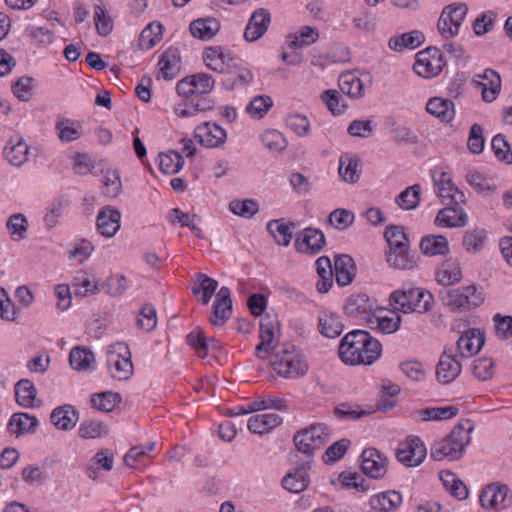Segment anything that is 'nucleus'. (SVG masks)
Listing matches in <instances>:
<instances>
[{"label":"nucleus","mask_w":512,"mask_h":512,"mask_svg":"<svg viewBox=\"0 0 512 512\" xmlns=\"http://www.w3.org/2000/svg\"><path fill=\"white\" fill-rule=\"evenodd\" d=\"M282 423V418L276 413H264L251 416L247 427L254 434H265Z\"/></svg>","instance_id":"obj_34"},{"label":"nucleus","mask_w":512,"mask_h":512,"mask_svg":"<svg viewBox=\"0 0 512 512\" xmlns=\"http://www.w3.org/2000/svg\"><path fill=\"white\" fill-rule=\"evenodd\" d=\"M277 360L272 362L275 372L283 377H299L308 371V365L301 359L299 352L292 344H286L278 353Z\"/></svg>","instance_id":"obj_6"},{"label":"nucleus","mask_w":512,"mask_h":512,"mask_svg":"<svg viewBox=\"0 0 512 512\" xmlns=\"http://www.w3.org/2000/svg\"><path fill=\"white\" fill-rule=\"evenodd\" d=\"M473 375L481 380L487 381L492 379L494 375V362L491 358L480 357L472 362Z\"/></svg>","instance_id":"obj_53"},{"label":"nucleus","mask_w":512,"mask_h":512,"mask_svg":"<svg viewBox=\"0 0 512 512\" xmlns=\"http://www.w3.org/2000/svg\"><path fill=\"white\" fill-rule=\"evenodd\" d=\"M346 314L354 317L364 316L365 320L374 313L373 303L365 294L352 295L345 305Z\"/></svg>","instance_id":"obj_35"},{"label":"nucleus","mask_w":512,"mask_h":512,"mask_svg":"<svg viewBox=\"0 0 512 512\" xmlns=\"http://www.w3.org/2000/svg\"><path fill=\"white\" fill-rule=\"evenodd\" d=\"M390 302L403 313H426L432 307L433 296L420 288H409L395 290L390 295Z\"/></svg>","instance_id":"obj_4"},{"label":"nucleus","mask_w":512,"mask_h":512,"mask_svg":"<svg viewBox=\"0 0 512 512\" xmlns=\"http://www.w3.org/2000/svg\"><path fill=\"white\" fill-rule=\"evenodd\" d=\"M444 304L457 308L472 309L483 302V297L473 285L462 289H449L441 292Z\"/></svg>","instance_id":"obj_10"},{"label":"nucleus","mask_w":512,"mask_h":512,"mask_svg":"<svg viewBox=\"0 0 512 512\" xmlns=\"http://www.w3.org/2000/svg\"><path fill=\"white\" fill-rule=\"evenodd\" d=\"M321 99L333 115H341L347 108L339 92L336 90L328 89L323 91Z\"/></svg>","instance_id":"obj_54"},{"label":"nucleus","mask_w":512,"mask_h":512,"mask_svg":"<svg viewBox=\"0 0 512 512\" xmlns=\"http://www.w3.org/2000/svg\"><path fill=\"white\" fill-rule=\"evenodd\" d=\"M6 228L11 232L15 241L23 240L27 234L28 220L22 213L13 214L8 218Z\"/></svg>","instance_id":"obj_49"},{"label":"nucleus","mask_w":512,"mask_h":512,"mask_svg":"<svg viewBox=\"0 0 512 512\" xmlns=\"http://www.w3.org/2000/svg\"><path fill=\"white\" fill-rule=\"evenodd\" d=\"M329 223L338 230H345L353 224L354 214L346 209H335L328 217Z\"/></svg>","instance_id":"obj_58"},{"label":"nucleus","mask_w":512,"mask_h":512,"mask_svg":"<svg viewBox=\"0 0 512 512\" xmlns=\"http://www.w3.org/2000/svg\"><path fill=\"white\" fill-rule=\"evenodd\" d=\"M461 204H446L435 218V224L447 228L464 227L468 222L466 212L460 207Z\"/></svg>","instance_id":"obj_21"},{"label":"nucleus","mask_w":512,"mask_h":512,"mask_svg":"<svg viewBox=\"0 0 512 512\" xmlns=\"http://www.w3.org/2000/svg\"><path fill=\"white\" fill-rule=\"evenodd\" d=\"M475 77L483 80H474L475 85L481 89L482 99L487 103L495 101L501 92L500 75L493 69H485L482 74H477Z\"/></svg>","instance_id":"obj_20"},{"label":"nucleus","mask_w":512,"mask_h":512,"mask_svg":"<svg viewBox=\"0 0 512 512\" xmlns=\"http://www.w3.org/2000/svg\"><path fill=\"white\" fill-rule=\"evenodd\" d=\"M158 159L159 169L163 173L169 175L177 174L184 165V159L182 155L175 150H169L168 152L160 153Z\"/></svg>","instance_id":"obj_44"},{"label":"nucleus","mask_w":512,"mask_h":512,"mask_svg":"<svg viewBox=\"0 0 512 512\" xmlns=\"http://www.w3.org/2000/svg\"><path fill=\"white\" fill-rule=\"evenodd\" d=\"M421 187L419 184H414L407 187L396 198V203L404 210H413L420 203Z\"/></svg>","instance_id":"obj_48"},{"label":"nucleus","mask_w":512,"mask_h":512,"mask_svg":"<svg viewBox=\"0 0 512 512\" xmlns=\"http://www.w3.org/2000/svg\"><path fill=\"white\" fill-rule=\"evenodd\" d=\"M402 494L396 490H388L370 497L371 509L378 512H393L402 504Z\"/></svg>","instance_id":"obj_25"},{"label":"nucleus","mask_w":512,"mask_h":512,"mask_svg":"<svg viewBox=\"0 0 512 512\" xmlns=\"http://www.w3.org/2000/svg\"><path fill=\"white\" fill-rule=\"evenodd\" d=\"M382 354V344L365 330L347 333L339 345V357L348 365H372Z\"/></svg>","instance_id":"obj_1"},{"label":"nucleus","mask_w":512,"mask_h":512,"mask_svg":"<svg viewBox=\"0 0 512 512\" xmlns=\"http://www.w3.org/2000/svg\"><path fill=\"white\" fill-rule=\"evenodd\" d=\"M55 129L58 132L59 139L63 142H71L81 136L79 129L75 126L74 122L69 119L62 118L59 120L56 123Z\"/></svg>","instance_id":"obj_57"},{"label":"nucleus","mask_w":512,"mask_h":512,"mask_svg":"<svg viewBox=\"0 0 512 512\" xmlns=\"http://www.w3.org/2000/svg\"><path fill=\"white\" fill-rule=\"evenodd\" d=\"M384 237L389 245L387 262L397 269L413 267V260L409 255V240L404 228L400 225H389L384 231Z\"/></svg>","instance_id":"obj_3"},{"label":"nucleus","mask_w":512,"mask_h":512,"mask_svg":"<svg viewBox=\"0 0 512 512\" xmlns=\"http://www.w3.org/2000/svg\"><path fill=\"white\" fill-rule=\"evenodd\" d=\"M485 240V230L473 229L464 234L463 245L468 252L477 253L483 248Z\"/></svg>","instance_id":"obj_55"},{"label":"nucleus","mask_w":512,"mask_h":512,"mask_svg":"<svg viewBox=\"0 0 512 512\" xmlns=\"http://www.w3.org/2000/svg\"><path fill=\"white\" fill-rule=\"evenodd\" d=\"M180 52L177 48H168L161 56L158 66V78L162 77L165 80H172L177 77L180 71Z\"/></svg>","instance_id":"obj_26"},{"label":"nucleus","mask_w":512,"mask_h":512,"mask_svg":"<svg viewBox=\"0 0 512 512\" xmlns=\"http://www.w3.org/2000/svg\"><path fill=\"white\" fill-rule=\"evenodd\" d=\"M426 111L442 123H450L455 118L453 101L441 97L430 98L426 104Z\"/></svg>","instance_id":"obj_32"},{"label":"nucleus","mask_w":512,"mask_h":512,"mask_svg":"<svg viewBox=\"0 0 512 512\" xmlns=\"http://www.w3.org/2000/svg\"><path fill=\"white\" fill-rule=\"evenodd\" d=\"M122 192L120 173L117 170H108L104 175L102 195L114 199Z\"/></svg>","instance_id":"obj_46"},{"label":"nucleus","mask_w":512,"mask_h":512,"mask_svg":"<svg viewBox=\"0 0 512 512\" xmlns=\"http://www.w3.org/2000/svg\"><path fill=\"white\" fill-rule=\"evenodd\" d=\"M271 23V14L265 8H259L251 15L244 32L247 42H255L268 30Z\"/></svg>","instance_id":"obj_19"},{"label":"nucleus","mask_w":512,"mask_h":512,"mask_svg":"<svg viewBox=\"0 0 512 512\" xmlns=\"http://www.w3.org/2000/svg\"><path fill=\"white\" fill-rule=\"evenodd\" d=\"M231 315V291L228 287L223 286L216 294L215 301L212 305V314L209 320L213 326H222L231 317Z\"/></svg>","instance_id":"obj_18"},{"label":"nucleus","mask_w":512,"mask_h":512,"mask_svg":"<svg viewBox=\"0 0 512 512\" xmlns=\"http://www.w3.org/2000/svg\"><path fill=\"white\" fill-rule=\"evenodd\" d=\"M311 464V459L297 463V466L289 471L282 479L283 488L292 493L304 491L310 482L308 471L311 468Z\"/></svg>","instance_id":"obj_13"},{"label":"nucleus","mask_w":512,"mask_h":512,"mask_svg":"<svg viewBox=\"0 0 512 512\" xmlns=\"http://www.w3.org/2000/svg\"><path fill=\"white\" fill-rule=\"evenodd\" d=\"M131 351L124 342L111 344L107 350V366L111 376L119 381L128 380L134 373Z\"/></svg>","instance_id":"obj_5"},{"label":"nucleus","mask_w":512,"mask_h":512,"mask_svg":"<svg viewBox=\"0 0 512 512\" xmlns=\"http://www.w3.org/2000/svg\"><path fill=\"white\" fill-rule=\"evenodd\" d=\"M358 167V159L349 154H345L340 157L338 173L343 181L356 183L360 178Z\"/></svg>","instance_id":"obj_42"},{"label":"nucleus","mask_w":512,"mask_h":512,"mask_svg":"<svg viewBox=\"0 0 512 512\" xmlns=\"http://www.w3.org/2000/svg\"><path fill=\"white\" fill-rule=\"evenodd\" d=\"M220 22L216 18H199L191 22L190 32L202 41L211 40L220 31Z\"/></svg>","instance_id":"obj_33"},{"label":"nucleus","mask_w":512,"mask_h":512,"mask_svg":"<svg viewBox=\"0 0 512 512\" xmlns=\"http://www.w3.org/2000/svg\"><path fill=\"white\" fill-rule=\"evenodd\" d=\"M197 277L200 283L198 287L193 288V293L199 294L202 292V302L206 305L210 302L212 296L214 295L218 287V282L215 279L202 273H198Z\"/></svg>","instance_id":"obj_52"},{"label":"nucleus","mask_w":512,"mask_h":512,"mask_svg":"<svg viewBox=\"0 0 512 512\" xmlns=\"http://www.w3.org/2000/svg\"><path fill=\"white\" fill-rule=\"evenodd\" d=\"M420 250L426 256H444L449 253V242L443 235H427L420 241Z\"/></svg>","instance_id":"obj_37"},{"label":"nucleus","mask_w":512,"mask_h":512,"mask_svg":"<svg viewBox=\"0 0 512 512\" xmlns=\"http://www.w3.org/2000/svg\"><path fill=\"white\" fill-rule=\"evenodd\" d=\"M267 229L274 237L277 244L288 246L292 240L293 234L290 226L283 219H274L268 222Z\"/></svg>","instance_id":"obj_45"},{"label":"nucleus","mask_w":512,"mask_h":512,"mask_svg":"<svg viewBox=\"0 0 512 512\" xmlns=\"http://www.w3.org/2000/svg\"><path fill=\"white\" fill-rule=\"evenodd\" d=\"M231 315V291L228 287L223 286L216 294L215 301L212 305V314L209 320L213 326H222L231 317Z\"/></svg>","instance_id":"obj_17"},{"label":"nucleus","mask_w":512,"mask_h":512,"mask_svg":"<svg viewBox=\"0 0 512 512\" xmlns=\"http://www.w3.org/2000/svg\"><path fill=\"white\" fill-rule=\"evenodd\" d=\"M426 455V447L417 436L408 437L399 443L396 450L397 460L406 467L419 466L425 460Z\"/></svg>","instance_id":"obj_9"},{"label":"nucleus","mask_w":512,"mask_h":512,"mask_svg":"<svg viewBox=\"0 0 512 512\" xmlns=\"http://www.w3.org/2000/svg\"><path fill=\"white\" fill-rule=\"evenodd\" d=\"M186 343L191 346L201 358L208 355V338L204 330L197 326L186 336Z\"/></svg>","instance_id":"obj_50"},{"label":"nucleus","mask_w":512,"mask_h":512,"mask_svg":"<svg viewBox=\"0 0 512 512\" xmlns=\"http://www.w3.org/2000/svg\"><path fill=\"white\" fill-rule=\"evenodd\" d=\"M436 279L443 286H450L462 279V272L458 261L454 258L446 259L436 273Z\"/></svg>","instance_id":"obj_38"},{"label":"nucleus","mask_w":512,"mask_h":512,"mask_svg":"<svg viewBox=\"0 0 512 512\" xmlns=\"http://www.w3.org/2000/svg\"><path fill=\"white\" fill-rule=\"evenodd\" d=\"M98 411L112 412L121 403L120 393L114 391H103L98 393Z\"/></svg>","instance_id":"obj_63"},{"label":"nucleus","mask_w":512,"mask_h":512,"mask_svg":"<svg viewBox=\"0 0 512 512\" xmlns=\"http://www.w3.org/2000/svg\"><path fill=\"white\" fill-rule=\"evenodd\" d=\"M425 35L419 30H413L408 33L392 37L388 41V47L394 51H403L404 49H415L423 44Z\"/></svg>","instance_id":"obj_36"},{"label":"nucleus","mask_w":512,"mask_h":512,"mask_svg":"<svg viewBox=\"0 0 512 512\" xmlns=\"http://www.w3.org/2000/svg\"><path fill=\"white\" fill-rule=\"evenodd\" d=\"M386 463L387 459L375 448H367L361 454V470L373 479H381L385 476Z\"/></svg>","instance_id":"obj_15"},{"label":"nucleus","mask_w":512,"mask_h":512,"mask_svg":"<svg viewBox=\"0 0 512 512\" xmlns=\"http://www.w3.org/2000/svg\"><path fill=\"white\" fill-rule=\"evenodd\" d=\"M121 213L112 206H105L98 212V232L106 237H113L120 229Z\"/></svg>","instance_id":"obj_23"},{"label":"nucleus","mask_w":512,"mask_h":512,"mask_svg":"<svg viewBox=\"0 0 512 512\" xmlns=\"http://www.w3.org/2000/svg\"><path fill=\"white\" fill-rule=\"evenodd\" d=\"M339 481L343 487L353 488L359 492H366L369 489V484L358 473L342 472Z\"/></svg>","instance_id":"obj_64"},{"label":"nucleus","mask_w":512,"mask_h":512,"mask_svg":"<svg viewBox=\"0 0 512 512\" xmlns=\"http://www.w3.org/2000/svg\"><path fill=\"white\" fill-rule=\"evenodd\" d=\"M484 343L485 338L480 330L468 329L458 339L456 352L462 357H471L480 351Z\"/></svg>","instance_id":"obj_22"},{"label":"nucleus","mask_w":512,"mask_h":512,"mask_svg":"<svg viewBox=\"0 0 512 512\" xmlns=\"http://www.w3.org/2000/svg\"><path fill=\"white\" fill-rule=\"evenodd\" d=\"M50 420L57 429L69 431L76 426L79 420V415L74 406L65 404L53 409L50 415Z\"/></svg>","instance_id":"obj_24"},{"label":"nucleus","mask_w":512,"mask_h":512,"mask_svg":"<svg viewBox=\"0 0 512 512\" xmlns=\"http://www.w3.org/2000/svg\"><path fill=\"white\" fill-rule=\"evenodd\" d=\"M229 209L235 215L252 218L259 211V205L252 199H235L230 202Z\"/></svg>","instance_id":"obj_51"},{"label":"nucleus","mask_w":512,"mask_h":512,"mask_svg":"<svg viewBox=\"0 0 512 512\" xmlns=\"http://www.w3.org/2000/svg\"><path fill=\"white\" fill-rule=\"evenodd\" d=\"M39 426V421L34 415L28 413H14L7 425L11 434L20 437L25 434H32Z\"/></svg>","instance_id":"obj_28"},{"label":"nucleus","mask_w":512,"mask_h":512,"mask_svg":"<svg viewBox=\"0 0 512 512\" xmlns=\"http://www.w3.org/2000/svg\"><path fill=\"white\" fill-rule=\"evenodd\" d=\"M29 147L24 139L15 135L6 144L3 154L7 161L14 166H22L28 160Z\"/></svg>","instance_id":"obj_27"},{"label":"nucleus","mask_w":512,"mask_h":512,"mask_svg":"<svg viewBox=\"0 0 512 512\" xmlns=\"http://www.w3.org/2000/svg\"><path fill=\"white\" fill-rule=\"evenodd\" d=\"M206 66L219 73H225L233 58L220 46L207 47L203 53Z\"/></svg>","instance_id":"obj_31"},{"label":"nucleus","mask_w":512,"mask_h":512,"mask_svg":"<svg viewBox=\"0 0 512 512\" xmlns=\"http://www.w3.org/2000/svg\"><path fill=\"white\" fill-rule=\"evenodd\" d=\"M319 38V31L317 28L305 26L302 27L297 33L291 36L289 46L292 49H298L303 46H309L315 43Z\"/></svg>","instance_id":"obj_47"},{"label":"nucleus","mask_w":512,"mask_h":512,"mask_svg":"<svg viewBox=\"0 0 512 512\" xmlns=\"http://www.w3.org/2000/svg\"><path fill=\"white\" fill-rule=\"evenodd\" d=\"M356 270V265L351 256L342 254L335 257L333 272L338 285H349L356 276Z\"/></svg>","instance_id":"obj_29"},{"label":"nucleus","mask_w":512,"mask_h":512,"mask_svg":"<svg viewBox=\"0 0 512 512\" xmlns=\"http://www.w3.org/2000/svg\"><path fill=\"white\" fill-rule=\"evenodd\" d=\"M462 365L455 358L452 348H447L441 354L436 367V376L439 382L449 384L461 373Z\"/></svg>","instance_id":"obj_16"},{"label":"nucleus","mask_w":512,"mask_h":512,"mask_svg":"<svg viewBox=\"0 0 512 512\" xmlns=\"http://www.w3.org/2000/svg\"><path fill=\"white\" fill-rule=\"evenodd\" d=\"M318 329L327 338H337L342 334L344 325L338 315L322 313L318 318Z\"/></svg>","instance_id":"obj_39"},{"label":"nucleus","mask_w":512,"mask_h":512,"mask_svg":"<svg viewBox=\"0 0 512 512\" xmlns=\"http://www.w3.org/2000/svg\"><path fill=\"white\" fill-rule=\"evenodd\" d=\"M155 447L154 442H148L145 445H136L129 449L124 456V462L130 468H134L136 462H140L144 456L151 452Z\"/></svg>","instance_id":"obj_61"},{"label":"nucleus","mask_w":512,"mask_h":512,"mask_svg":"<svg viewBox=\"0 0 512 512\" xmlns=\"http://www.w3.org/2000/svg\"><path fill=\"white\" fill-rule=\"evenodd\" d=\"M272 106L273 100L270 96L260 95L252 99L246 110L250 115L262 118Z\"/></svg>","instance_id":"obj_60"},{"label":"nucleus","mask_w":512,"mask_h":512,"mask_svg":"<svg viewBox=\"0 0 512 512\" xmlns=\"http://www.w3.org/2000/svg\"><path fill=\"white\" fill-rule=\"evenodd\" d=\"M367 318V324L371 329H377L383 334H392L400 328L401 317L398 314L391 313L390 316L382 315V309H377Z\"/></svg>","instance_id":"obj_30"},{"label":"nucleus","mask_w":512,"mask_h":512,"mask_svg":"<svg viewBox=\"0 0 512 512\" xmlns=\"http://www.w3.org/2000/svg\"><path fill=\"white\" fill-rule=\"evenodd\" d=\"M194 136L205 147L215 148L225 143L227 133L217 123L204 122L196 127Z\"/></svg>","instance_id":"obj_14"},{"label":"nucleus","mask_w":512,"mask_h":512,"mask_svg":"<svg viewBox=\"0 0 512 512\" xmlns=\"http://www.w3.org/2000/svg\"><path fill=\"white\" fill-rule=\"evenodd\" d=\"M326 245L324 233L317 228L308 227L301 230L295 239V249L298 252L315 255Z\"/></svg>","instance_id":"obj_12"},{"label":"nucleus","mask_w":512,"mask_h":512,"mask_svg":"<svg viewBox=\"0 0 512 512\" xmlns=\"http://www.w3.org/2000/svg\"><path fill=\"white\" fill-rule=\"evenodd\" d=\"M157 324L156 309L151 304H145L141 308L138 318L137 326L146 332H151Z\"/></svg>","instance_id":"obj_56"},{"label":"nucleus","mask_w":512,"mask_h":512,"mask_svg":"<svg viewBox=\"0 0 512 512\" xmlns=\"http://www.w3.org/2000/svg\"><path fill=\"white\" fill-rule=\"evenodd\" d=\"M445 66L442 52L437 47H428L417 53L414 72L423 78L437 76Z\"/></svg>","instance_id":"obj_8"},{"label":"nucleus","mask_w":512,"mask_h":512,"mask_svg":"<svg viewBox=\"0 0 512 512\" xmlns=\"http://www.w3.org/2000/svg\"><path fill=\"white\" fill-rule=\"evenodd\" d=\"M349 445L350 440L345 438L336 441L331 446H329L325 451L323 455V461L326 464H332L340 460L345 455Z\"/></svg>","instance_id":"obj_59"},{"label":"nucleus","mask_w":512,"mask_h":512,"mask_svg":"<svg viewBox=\"0 0 512 512\" xmlns=\"http://www.w3.org/2000/svg\"><path fill=\"white\" fill-rule=\"evenodd\" d=\"M37 390L34 383L29 379H21L15 385V397L19 405L33 407Z\"/></svg>","instance_id":"obj_43"},{"label":"nucleus","mask_w":512,"mask_h":512,"mask_svg":"<svg viewBox=\"0 0 512 512\" xmlns=\"http://www.w3.org/2000/svg\"><path fill=\"white\" fill-rule=\"evenodd\" d=\"M479 501L485 509H506L512 505V495L507 485L492 483L482 490Z\"/></svg>","instance_id":"obj_11"},{"label":"nucleus","mask_w":512,"mask_h":512,"mask_svg":"<svg viewBox=\"0 0 512 512\" xmlns=\"http://www.w3.org/2000/svg\"><path fill=\"white\" fill-rule=\"evenodd\" d=\"M341 91L351 98H361L364 95V88L361 79L354 73H342L339 77Z\"/></svg>","instance_id":"obj_41"},{"label":"nucleus","mask_w":512,"mask_h":512,"mask_svg":"<svg viewBox=\"0 0 512 512\" xmlns=\"http://www.w3.org/2000/svg\"><path fill=\"white\" fill-rule=\"evenodd\" d=\"M34 79L29 76L20 77L12 86L13 94L21 101H29L32 96Z\"/></svg>","instance_id":"obj_62"},{"label":"nucleus","mask_w":512,"mask_h":512,"mask_svg":"<svg viewBox=\"0 0 512 512\" xmlns=\"http://www.w3.org/2000/svg\"><path fill=\"white\" fill-rule=\"evenodd\" d=\"M474 424L471 420L460 421L444 438L435 441L431 445L430 457L435 461L447 458L450 461L459 460L465 453V448L471 441V432Z\"/></svg>","instance_id":"obj_2"},{"label":"nucleus","mask_w":512,"mask_h":512,"mask_svg":"<svg viewBox=\"0 0 512 512\" xmlns=\"http://www.w3.org/2000/svg\"><path fill=\"white\" fill-rule=\"evenodd\" d=\"M95 361L93 351L82 346H76L71 349L69 354V363L71 367L79 372L91 369L92 363Z\"/></svg>","instance_id":"obj_40"},{"label":"nucleus","mask_w":512,"mask_h":512,"mask_svg":"<svg viewBox=\"0 0 512 512\" xmlns=\"http://www.w3.org/2000/svg\"><path fill=\"white\" fill-rule=\"evenodd\" d=\"M467 13L468 6L465 3L457 2L446 5L437 23V29L441 36L445 39L457 36Z\"/></svg>","instance_id":"obj_7"}]
</instances>
